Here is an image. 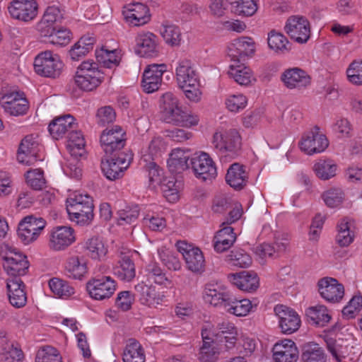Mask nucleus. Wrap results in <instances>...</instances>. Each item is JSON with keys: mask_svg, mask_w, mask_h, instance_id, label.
I'll return each mask as SVG.
<instances>
[{"mask_svg": "<svg viewBox=\"0 0 362 362\" xmlns=\"http://www.w3.org/2000/svg\"><path fill=\"white\" fill-rule=\"evenodd\" d=\"M267 43L269 49L277 54H284L290 50L287 38L274 30L268 33Z\"/></svg>", "mask_w": 362, "mask_h": 362, "instance_id": "nucleus-43", "label": "nucleus"}, {"mask_svg": "<svg viewBox=\"0 0 362 362\" xmlns=\"http://www.w3.org/2000/svg\"><path fill=\"white\" fill-rule=\"evenodd\" d=\"M86 289L92 298L103 300L112 296L116 289V284L110 276H103L89 281Z\"/></svg>", "mask_w": 362, "mask_h": 362, "instance_id": "nucleus-13", "label": "nucleus"}, {"mask_svg": "<svg viewBox=\"0 0 362 362\" xmlns=\"http://www.w3.org/2000/svg\"><path fill=\"white\" fill-rule=\"evenodd\" d=\"M199 79L195 81V83H189L186 85L180 86L186 98L194 103H197L201 100L202 92L199 88Z\"/></svg>", "mask_w": 362, "mask_h": 362, "instance_id": "nucleus-60", "label": "nucleus"}, {"mask_svg": "<svg viewBox=\"0 0 362 362\" xmlns=\"http://www.w3.org/2000/svg\"><path fill=\"white\" fill-rule=\"evenodd\" d=\"M226 181L234 189H243L248 182V173L245 167L239 163L230 165L226 175Z\"/></svg>", "mask_w": 362, "mask_h": 362, "instance_id": "nucleus-28", "label": "nucleus"}, {"mask_svg": "<svg viewBox=\"0 0 362 362\" xmlns=\"http://www.w3.org/2000/svg\"><path fill=\"white\" fill-rule=\"evenodd\" d=\"M0 104L4 110L11 115H24L28 110V103L23 94L11 92L0 98Z\"/></svg>", "mask_w": 362, "mask_h": 362, "instance_id": "nucleus-20", "label": "nucleus"}, {"mask_svg": "<svg viewBox=\"0 0 362 362\" xmlns=\"http://www.w3.org/2000/svg\"><path fill=\"white\" fill-rule=\"evenodd\" d=\"M111 156L110 158L102 160L101 169L108 180H115L123 177L124 171L133 160V154L127 150Z\"/></svg>", "mask_w": 362, "mask_h": 362, "instance_id": "nucleus-5", "label": "nucleus"}, {"mask_svg": "<svg viewBox=\"0 0 362 362\" xmlns=\"http://www.w3.org/2000/svg\"><path fill=\"white\" fill-rule=\"evenodd\" d=\"M45 226L46 221L42 218L27 216L19 223L18 235L25 245H28L37 239Z\"/></svg>", "mask_w": 362, "mask_h": 362, "instance_id": "nucleus-7", "label": "nucleus"}, {"mask_svg": "<svg viewBox=\"0 0 362 362\" xmlns=\"http://www.w3.org/2000/svg\"><path fill=\"white\" fill-rule=\"evenodd\" d=\"M124 362H145L146 356L141 344L135 339H129L123 352Z\"/></svg>", "mask_w": 362, "mask_h": 362, "instance_id": "nucleus-39", "label": "nucleus"}, {"mask_svg": "<svg viewBox=\"0 0 362 362\" xmlns=\"http://www.w3.org/2000/svg\"><path fill=\"white\" fill-rule=\"evenodd\" d=\"M274 312L279 317V327L284 334H291L299 329L300 319L293 309L284 305H277Z\"/></svg>", "mask_w": 362, "mask_h": 362, "instance_id": "nucleus-16", "label": "nucleus"}, {"mask_svg": "<svg viewBox=\"0 0 362 362\" xmlns=\"http://www.w3.org/2000/svg\"><path fill=\"white\" fill-rule=\"evenodd\" d=\"M226 260L234 266L241 268L249 267L252 263L250 256L242 249H234L227 255Z\"/></svg>", "mask_w": 362, "mask_h": 362, "instance_id": "nucleus-50", "label": "nucleus"}, {"mask_svg": "<svg viewBox=\"0 0 362 362\" xmlns=\"http://www.w3.org/2000/svg\"><path fill=\"white\" fill-rule=\"evenodd\" d=\"M325 204L329 207H337L344 200V193L340 189H331L322 194Z\"/></svg>", "mask_w": 362, "mask_h": 362, "instance_id": "nucleus-59", "label": "nucleus"}, {"mask_svg": "<svg viewBox=\"0 0 362 362\" xmlns=\"http://www.w3.org/2000/svg\"><path fill=\"white\" fill-rule=\"evenodd\" d=\"M242 139L239 132L230 129L224 132H216L213 136V145L222 158H234L241 150Z\"/></svg>", "mask_w": 362, "mask_h": 362, "instance_id": "nucleus-4", "label": "nucleus"}, {"mask_svg": "<svg viewBox=\"0 0 362 362\" xmlns=\"http://www.w3.org/2000/svg\"><path fill=\"white\" fill-rule=\"evenodd\" d=\"M134 300V295L129 291H124L117 294L115 305L121 310L127 311L131 308Z\"/></svg>", "mask_w": 362, "mask_h": 362, "instance_id": "nucleus-63", "label": "nucleus"}, {"mask_svg": "<svg viewBox=\"0 0 362 362\" xmlns=\"http://www.w3.org/2000/svg\"><path fill=\"white\" fill-rule=\"evenodd\" d=\"M305 315L310 323L319 327L325 326L331 320L327 308L322 305L308 308Z\"/></svg>", "mask_w": 362, "mask_h": 362, "instance_id": "nucleus-42", "label": "nucleus"}, {"mask_svg": "<svg viewBox=\"0 0 362 362\" xmlns=\"http://www.w3.org/2000/svg\"><path fill=\"white\" fill-rule=\"evenodd\" d=\"M66 211L71 220L88 225L93 218V203L88 194H76L66 201Z\"/></svg>", "mask_w": 362, "mask_h": 362, "instance_id": "nucleus-2", "label": "nucleus"}, {"mask_svg": "<svg viewBox=\"0 0 362 362\" xmlns=\"http://www.w3.org/2000/svg\"><path fill=\"white\" fill-rule=\"evenodd\" d=\"M67 275L74 279H81L87 273L86 259L83 255H73L66 262Z\"/></svg>", "mask_w": 362, "mask_h": 362, "instance_id": "nucleus-38", "label": "nucleus"}, {"mask_svg": "<svg viewBox=\"0 0 362 362\" xmlns=\"http://www.w3.org/2000/svg\"><path fill=\"white\" fill-rule=\"evenodd\" d=\"M180 182H177L174 177H170L163 180L161 189L165 198L170 202H175L179 199Z\"/></svg>", "mask_w": 362, "mask_h": 362, "instance_id": "nucleus-47", "label": "nucleus"}, {"mask_svg": "<svg viewBox=\"0 0 362 362\" xmlns=\"http://www.w3.org/2000/svg\"><path fill=\"white\" fill-rule=\"evenodd\" d=\"M40 147L36 139L33 135L26 136L21 142L17 159L19 163L30 165L38 160Z\"/></svg>", "mask_w": 362, "mask_h": 362, "instance_id": "nucleus-19", "label": "nucleus"}, {"mask_svg": "<svg viewBox=\"0 0 362 362\" xmlns=\"http://www.w3.org/2000/svg\"><path fill=\"white\" fill-rule=\"evenodd\" d=\"M286 33L298 43H305L310 36V25L303 16H293L288 18L285 26Z\"/></svg>", "mask_w": 362, "mask_h": 362, "instance_id": "nucleus-10", "label": "nucleus"}, {"mask_svg": "<svg viewBox=\"0 0 362 362\" xmlns=\"http://www.w3.org/2000/svg\"><path fill=\"white\" fill-rule=\"evenodd\" d=\"M49 286L53 293L60 298H68L74 293V288L68 282L58 278L50 279Z\"/></svg>", "mask_w": 362, "mask_h": 362, "instance_id": "nucleus-48", "label": "nucleus"}, {"mask_svg": "<svg viewBox=\"0 0 362 362\" xmlns=\"http://www.w3.org/2000/svg\"><path fill=\"white\" fill-rule=\"evenodd\" d=\"M159 256L163 264L171 270L177 271L181 268V263L175 254L169 250L158 251Z\"/></svg>", "mask_w": 362, "mask_h": 362, "instance_id": "nucleus-62", "label": "nucleus"}, {"mask_svg": "<svg viewBox=\"0 0 362 362\" xmlns=\"http://www.w3.org/2000/svg\"><path fill=\"white\" fill-rule=\"evenodd\" d=\"M166 71L165 64H152L146 66L142 78V87L144 92L151 93L158 90L162 84L163 75Z\"/></svg>", "mask_w": 362, "mask_h": 362, "instance_id": "nucleus-15", "label": "nucleus"}, {"mask_svg": "<svg viewBox=\"0 0 362 362\" xmlns=\"http://www.w3.org/2000/svg\"><path fill=\"white\" fill-rule=\"evenodd\" d=\"M123 16L127 23L133 26H140L150 21L148 8L141 3H133L124 8Z\"/></svg>", "mask_w": 362, "mask_h": 362, "instance_id": "nucleus-22", "label": "nucleus"}, {"mask_svg": "<svg viewBox=\"0 0 362 362\" xmlns=\"http://www.w3.org/2000/svg\"><path fill=\"white\" fill-rule=\"evenodd\" d=\"M354 240L351 234L350 222L347 218H343L338 224V234L336 240L340 246H348Z\"/></svg>", "mask_w": 362, "mask_h": 362, "instance_id": "nucleus-51", "label": "nucleus"}, {"mask_svg": "<svg viewBox=\"0 0 362 362\" xmlns=\"http://www.w3.org/2000/svg\"><path fill=\"white\" fill-rule=\"evenodd\" d=\"M255 51V43L249 37L235 39L228 46V55L235 62L239 63L245 57H251Z\"/></svg>", "mask_w": 362, "mask_h": 362, "instance_id": "nucleus-21", "label": "nucleus"}, {"mask_svg": "<svg viewBox=\"0 0 362 362\" xmlns=\"http://www.w3.org/2000/svg\"><path fill=\"white\" fill-rule=\"evenodd\" d=\"M34 69L38 75L54 78L62 73V62L58 54L46 50L35 57Z\"/></svg>", "mask_w": 362, "mask_h": 362, "instance_id": "nucleus-6", "label": "nucleus"}, {"mask_svg": "<svg viewBox=\"0 0 362 362\" xmlns=\"http://www.w3.org/2000/svg\"><path fill=\"white\" fill-rule=\"evenodd\" d=\"M100 144L106 155L122 152L126 144L125 132L117 125L106 129L101 134Z\"/></svg>", "mask_w": 362, "mask_h": 362, "instance_id": "nucleus-9", "label": "nucleus"}, {"mask_svg": "<svg viewBox=\"0 0 362 362\" xmlns=\"http://www.w3.org/2000/svg\"><path fill=\"white\" fill-rule=\"evenodd\" d=\"M160 113L162 119L166 123L191 127L199 122L196 115L183 110L179 99L172 93H164L160 100Z\"/></svg>", "mask_w": 362, "mask_h": 362, "instance_id": "nucleus-1", "label": "nucleus"}, {"mask_svg": "<svg viewBox=\"0 0 362 362\" xmlns=\"http://www.w3.org/2000/svg\"><path fill=\"white\" fill-rule=\"evenodd\" d=\"M236 240L233 228L226 226L218 230L214 238V247L217 252H223L229 249Z\"/></svg>", "mask_w": 362, "mask_h": 362, "instance_id": "nucleus-36", "label": "nucleus"}, {"mask_svg": "<svg viewBox=\"0 0 362 362\" xmlns=\"http://www.w3.org/2000/svg\"><path fill=\"white\" fill-rule=\"evenodd\" d=\"M301 357L304 362H325L323 350L317 344L307 346Z\"/></svg>", "mask_w": 362, "mask_h": 362, "instance_id": "nucleus-53", "label": "nucleus"}, {"mask_svg": "<svg viewBox=\"0 0 362 362\" xmlns=\"http://www.w3.org/2000/svg\"><path fill=\"white\" fill-rule=\"evenodd\" d=\"M74 118L71 115L58 117L53 119L49 125V132L53 139H59L71 129L76 128Z\"/></svg>", "mask_w": 362, "mask_h": 362, "instance_id": "nucleus-33", "label": "nucleus"}, {"mask_svg": "<svg viewBox=\"0 0 362 362\" xmlns=\"http://www.w3.org/2000/svg\"><path fill=\"white\" fill-rule=\"evenodd\" d=\"M75 241L74 230L68 226L54 228L50 235V247L54 250H62Z\"/></svg>", "mask_w": 362, "mask_h": 362, "instance_id": "nucleus-24", "label": "nucleus"}, {"mask_svg": "<svg viewBox=\"0 0 362 362\" xmlns=\"http://www.w3.org/2000/svg\"><path fill=\"white\" fill-rule=\"evenodd\" d=\"M362 307V296H354L349 304L342 310V315L346 320L353 319L358 313Z\"/></svg>", "mask_w": 362, "mask_h": 362, "instance_id": "nucleus-58", "label": "nucleus"}, {"mask_svg": "<svg viewBox=\"0 0 362 362\" xmlns=\"http://www.w3.org/2000/svg\"><path fill=\"white\" fill-rule=\"evenodd\" d=\"M8 11L13 18L28 22L37 16V4L35 0H13Z\"/></svg>", "mask_w": 362, "mask_h": 362, "instance_id": "nucleus-12", "label": "nucleus"}, {"mask_svg": "<svg viewBox=\"0 0 362 362\" xmlns=\"http://www.w3.org/2000/svg\"><path fill=\"white\" fill-rule=\"evenodd\" d=\"M228 74L241 86H247L255 80L251 69L244 64H231Z\"/></svg>", "mask_w": 362, "mask_h": 362, "instance_id": "nucleus-40", "label": "nucleus"}, {"mask_svg": "<svg viewBox=\"0 0 362 362\" xmlns=\"http://www.w3.org/2000/svg\"><path fill=\"white\" fill-rule=\"evenodd\" d=\"M86 249L92 259H100L107 253V249L103 241L98 238H92L86 242Z\"/></svg>", "mask_w": 362, "mask_h": 362, "instance_id": "nucleus-52", "label": "nucleus"}, {"mask_svg": "<svg viewBox=\"0 0 362 362\" xmlns=\"http://www.w3.org/2000/svg\"><path fill=\"white\" fill-rule=\"evenodd\" d=\"M195 176L203 181H211L217 174L216 168L213 160L206 153H202L194 157L190 161Z\"/></svg>", "mask_w": 362, "mask_h": 362, "instance_id": "nucleus-14", "label": "nucleus"}, {"mask_svg": "<svg viewBox=\"0 0 362 362\" xmlns=\"http://www.w3.org/2000/svg\"><path fill=\"white\" fill-rule=\"evenodd\" d=\"M134 253L127 249L119 251L120 259L119 265L114 269V274L122 281H129L135 276V267L132 259Z\"/></svg>", "mask_w": 362, "mask_h": 362, "instance_id": "nucleus-25", "label": "nucleus"}, {"mask_svg": "<svg viewBox=\"0 0 362 362\" xmlns=\"http://www.w3.org/2000/svg\"><path fill=\"white\" fill-rule=\"evenodd\" d=\"M104 74L95 62H83L77 68L74 77L76 86L82 90L92 91L103 82Z\"/></svg>", "mask_w": 362, "mask_h": 362, "instance_id": "nucleus-3", "label": "nucleus"}, {"mask_svg": "<svg viewBox=\"0 0 362 362\" xmlns=\"http://www.w3.org/2000/svg\"><path fill=\"white\" fill-rule=\"evenodd\" d=\"M3 259L4 267L10 276L8 279L20 278L21 276L26 274L29 267L26 256L12 250Z\"/></svg>", "mask_w": 362, "mask_h": 362, "instance_id": "nucleus-17", "label": "nucleus"}, {"mask_svg": "<svg viewBox=\"0 0 362 362\" xmlns=\"http://www.w3.org/2000/svg\"><path fill=\"white\" fill-rule=\"evenodd\" d=\"M176 79L179 86L189 83H195L198 80V75L193 68L192 63L189 59H180L175 69Z\"/></svg>", "mask_w": 362, "mask_h": 362, "instance_id": "nucleus-34", "label": "nucleus"}, {"mask_svg": "<svg viewBox=\"0 0 362 362\" xmlns=\"http://www.w3.org/2000/svg\"><path fill=\"white\" fill-rule=\"evenodd\" d=\"M218 333L221 338L225 344L226 351H230L235 346L237 341L238 332L236 327L229 322H222L217 325Z\"/></svg>", "mask_w": 362, "mask_h": 362, "instance_id": "nucleus-41", "label": "nucleus"}, {"mask_svg": "<svg viewBox=\"0 0 362 362\" xmlns=\"http://www.w3.org/2000/svg\"><path fill=\"white\" fill-rule=\"evenodd\" d=\"M23 354L21 349L9 341L4 332H0V362H22Z\"/></svg>", "mask_w": 362, "mask_h": 362, "instance_id": "nucleus-31", "label": "nucleus"}, {"mask_svg": "<svg viewBox=\"0 0 362 362\" xmlns=\"http://www.w3.org/2000/svg\"><path fill=\"white\" fill-rule=\"evenodd\" d=\"M135 295L139 297L143 305L150 307L161 305L164 298V296L158 293L155 287L146 285L144 282L135 286Z\"/></svg>", "mask_w": 362, "mask_h": 362, "instance_id": "nucleus-30", "label": "nucleus"}, {"mask_svg": "<svg viewBox=\"0 0 362 362\" xmlns=\"http://www.w3.org/2000/svg\"><path fill=\"white\" fill-rule=\"evenodd\" d=\"M281 78L284 85L290 89L305 88L310 84V76L306 71L298 67L285 70Z\"/></svg>", "mask_w": 362, "mask_h": 362, "instance_id": "nucleus-26", "label": "nucleus"}, {"mask_svg": "<svg viewBox=\"0 0 362 362\" xmlns=\"http://www.w3.org/2000/svg\"><path fill=\"white\" fill-rule=\"evenodd\" d=\"M35 362H62V358L55 348L47 346L37 351Z\"/></svg>", "mask_w": 362, "mask_h": 362, "instance_id": "nucleus-56", "label": "nucleus"}, {"mask_svg": "<svg viewBox=\"0 0 362 362\" xmlns=\"http://www.w3.org/2000/svg\"><path fill=\"white\" fill-rule=\"evenodd\" d=\"M230 291L217 290L213 288V286H206L204 289V300L214 305L220 306L226 309L227 303L231 302L233 298H230L231 295Z\"/></svg>", "mask_w": 362, "mask_h": 362, "instance_id": "nucleus-35", "label": "nucleus"}, {"mask_svg": "<svg viewBox=\"0 0 362 362\" xmlns=\"http://www.w3.org/2000/svg\"><path fill=\"white\" fill-rule=\"evenodd\" d=\"M6 287L10 303L16 308L25 306L27 302L25 285L21 278L8 279Z\"/></svg>", "mask_w": 362, "mask_h": 362, "instance_id": "nucleus-29", "label": "nucleus"}, {"mask_svg": "<svg viewBox=\"0 0 362 362\" xmlns=\"http://www.w3.org/2000/svg\"><path fill=\"white\" fill-rule=\"evenodd\" d=\"M177 248L189 270L197 274H201L204 271L205 259L200 249L192 247L185 242L178 243Z\"/></svg>", "mask_w": 362, "mask_h": 362, "instance_id": "nucleus-11", "label": "nucleus"}, {"mask_svg": "<svg viewBox=\"0 0 362 362\" xmlns=\"http://www.w3.org/2000/svg\"><path fill=\"white\" fill-rule=\"evenodd\" d=\"M95 58L98 65L99 64L109 69L117 66L119 63L115 49L109 51L102 47L95 51Z\"/></svg>", "mask_w": 362, "mask_h": 362, "instance_id": "nucleus-46", "label": "nucleus"}, {"mask_svg": "<svg viewBox=\"0 0 362 362\" xmlns=\"http://www.w3.org/2000/svg\"><path fill=\"white\" fill-rule=\"evenodd\" d=\"M272 352L274 362H296L298 358V349L291 339L276 342Z\"/></svg>", "mask_w": 362, "mask_h": 362, "instance_id": "nucleus-23", "label": "nucleus"}, {"mask_svg": "<svg viewBox=\"0 0 362 362\" xmlns=\"http://www.w3.org/2000/svg\"><path fill=\"white\" fill-rule=\"evenodd\" d=\"M230 298H233V300H231V302L227 303L226 308V311L229 313L236 316H245L252 309L251 301L248 299L239 300L233 293H231Z\"/></svg>", "mask_w": 362, "mask_h": 362, "instance_id": "nucleus-44", "label": "nucleus"}, {"mask_svg": "<svg viewBox=\"0 0 362 362\" xmlns=\"http://www.w3.org/2000/svg\"><path fill=\"white\" fill-rule=\"evenodd\" d=\"M230 4L231 11L239 16H252L257 10L255 0H232Z\"/></svg>", "mask_w": 362, "mask_h": 362, "instance_id": "nucleus-45", "label": "nucleus"}, {"mask_svg": "<svg viewBox=\"0 0 362 362\" xmlns=\"http://www.w3.org/2000/svg\"><path fill=\"white\" fill-rule=\"evenodd\" d=\"M147 276L149 279L153 280L156 284L166 285L170 281L165 276V274L161 268L156 263H151L146 267Z\"/></svg>", "mask_w": 362, "mask_h": 362, "instance_id": "nucleus-57", "label": "nucleus"}, {"mask_svg": "<svg viewBox=\"0 0 362 362\" xmlns=\"http://www.w3.org/2000/svg\"><path fill=\"white\" fill-rule=\"evenodd\" d=\"M189 156L180 148L175 149L170 154L168 168L174 174H180L189 168Z\"/></svg>", "mask_w": 362, "mask_h": 362, "instance_id": "nucleus-37", "label": "nucleus"}, {"mask_svg": "<svg viewBox=\"0 0 362 362\" xmlns=\"http://www.w3.org/2000/svg\"><path fill=\"white\" fill-rule=\"evenodd\" d=\"M229 281L239 289L252 292L259 287V279L253 272H242L239 274H230L228 276Z\"/></svg>", "mask_w": 362, "mask_h": 362, "instance_id": "nucleus-32", "label": "nucleus"}, {"mask_svg": "<svg viewBox=\"0 0 362 362\" xmlns=\"http://www.w3.org/2000/svg\"><path fill=\"white\" fill-rule=\"evenodd\" d=\"M160 34L166 43L170 45H178L180 42V31L174 25H163Z\"/></svg>", "mask_w": 362, "mask_h": 362, "instance_id": "nucleus-55", "label": "nucleus"}, {"mask_svg": "<svg viewBox=\"0 0 362 362\" xmlns=\"http://www.w3.org/2000/svg\"><path fill=\"white\" fill-rule=\"evenodd\" d=\"M135 52L142 57L157 54L156 36L151 33H139L136 37Z\"/></svg>", "mask_w": 362, "mask_h": 362, "instance_id": "nucleus-27", "label": "nucleus"}, {"mask_svg": "<svg viewBox=\"0 0 362 362\" xmlns=\"http://www.w3.org/2000/svg\"><path fill=\"white\" fill-rule=\"evenodd\" d=\"M25 179L28 185L35 190L42 189L46 184L43 171L40 169L28 170Z\"/></svg>", "mask_w": 362, "mask_h": 362, "instance_id": "nucleus-54", "label": "nucleus"}, {"mask_svg": "<svg viewBox=\"0 0 362 362\" xmlns=\"http://www.w3.org/2000/svg\"><path fill=\"white\" fill-rule=\"evenodd\" d=\"M317 286L321 296L328 302L338 303L344 297V286L334 278L325 277L320 279Z\"/></svg>", "mask_w": 362, "mask_h": 362, "instance_id": "nucleus-18", "label": "nucleus"}, {"mask_svg": "<svg viewBox=\"0 0 362 362\" xmlns=\"http://www.w3.org/2000/svg\"><path fill=\"white\" fill-rule=\"evenodd\" d=\"M316 175L322 180H329L335 175L337 165L332 160H320L313 166Z\"/></svg>", "mask_w": 362, "mask_h": 362, "instance_id": "nucleus-49", "label": "nucleus"}, {"mask_svg": "<svg viewBox=\"0 0 362 362\" xmlns=\"http://www.w3.org/2000/svg\"><path fill=\"white\" fill-rule=\"evenodd\" d=\"M63 16L64 14L59 7L54 5L46 8L42 19L57 25V23H60L63 19Z\"/></svg>", "mask_w": 362, "mask_h": 362, "instance_id": "nucleus-64", "label": "nucleus"}, {"mask_svg": "<svg viewBox=\"0 0 362 362\" xmlns=\"http://www.w3.org/2000/svg\"><path fill=\"white\" fill-rule=\"evenodd\" d=\"M328 145L326 136L320 132L317 126L305 132L299 142L300 150L308 155L321 153L327 148Z\"/></svg>", "mask_w": 362, "mask_h": 362, "instance_id": "nucleus-8", "label": "nucleus"}, {"mask_svg": "<svg viewBox=\"0 0 362 362\" xmlns=\"http://www.w3.org/2000/svg\"><path fill=\"white\" fill-rule=\"evenodd\" d=\"M349 81L356 85L362 84V60L353 62L346 71Z\"/></svg>", "mask_w": 362, "mask_h": 362, "instance_id": "nucleus-61", "label": "nucleus"}]
</instances>
